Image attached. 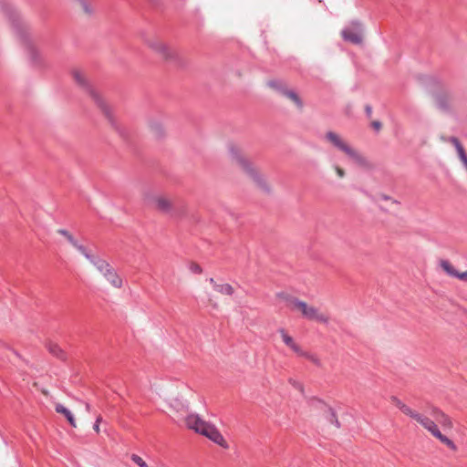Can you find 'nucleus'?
<instances>
[{
	"label": "nucleus",
	"mask_w": 467,
	"mask_h": 467,
	"mask_svg": "<svg viewBox=\"0 0 467 467\" xmlns=\"http://www.w3.org/2000/svg\"><path fill=\"white\" fill-rule=\"evenodd\" d=\"M391 402L399 408L405 415L415 420L421 428L427 431L433 438L447 447L451 451H458V446L452 439L442 433L438 426L440 424L443 430H451L453 428L452 419L440 409L434 408L432 415L435 420L411 409L403 403L397 397H391Z\"/></svg>",
	"instance_id": "obj_1"
},
{
	"label": "nucleus",
	"mask_w": 467,
	"mask_h": 467,
	"mask_svg": "<svg viewBox=\"0 0 467 467\" xmlns=\"http://www.w3.org/2000/svg\"><path fill=\"white\" fill-rule=\"evenodd\" d=\"M228 157L231 163L238 167L259 191L265 193L273 192V184L268 177L253 163L241 146L230 144L228 146Z\"/></svg>",
	"instance_id": "obj_2"
},
{
	"label": "nucleus",
	"mask_w": 467,
	"mask_h": 467,
	"mask_svg": "<svg viewBox=\"0 0 467 467\" xmlns=\"http://www.w3.org/2000/svg\"><path fill=\"white\" fill-rule=\"evenodd\" d=\"M142 202L147 207L161 213L169 214L172 219H180L187 213V205L184 202L150 189L142 192Z\"/></svg>",
	"instance_id": "obj_3"
},
{
	"label": "nucleus",
	"mask_w": 467,
	"mask_h": 467,
	"mask_svg": "<svg viewBox=\"0 0 467 467\" xmlns=\"http://www.w3.org/2000/svg\"><path fill=\"white\" fill-rule=\"evenodd\" d=\"M325 140L334 148L344 153L355 165L360 168L371 167V163L368 159L340 134L334 131H327L325 134Z\"/></svg>",
	"instance_id": "obj_4"
},
{
	"label": "nucleus",
	"mask_w": 467,
	"mask_h": 467,
	"mask_svg": "<svg viewBox=\"0 0 467 467\" xmlns=\"http://www.w3.org/2000/svg\"><path fill=\"white\" fill-rule=\"evenodd\" d=\"M14 27L17 36L25 45L31 62L36 67H43L45 64L44 58L41 52L35 46V38L29 24L20 16H17L14 20Z\"/></svg>",
	"instance_id": "obj_5"
},
{
	"label": "nucleus",
	"mask_w": 467,
	"mask_h": 467,
	"mask_svg": "<svg viewBox=\"0 0 467 467\" xmlns=\"http://www.w3.org/2000/svg\"><path fill=\"white\" fill-rule=\"evenodd\" d=\"M185 424L190 430L205 436L219 446L224 449L228 448L226 441L218 429L214 425L201 419L199 415L191 414L187 416L185 419Z\"/></svg>",
	"instance_id": "obj_6"
},
{
	"label": "nucleus",
	"mask_w": 467,
	"mask_h": 467,
	"mask_svg": "<svg viewBox=\"0 0 467 467\" xmlns=\"http://www.w3.org/2000/svg\"><path fill=\"white\" fill-rule=\"evenodd\" d=\"M71 75L75 82L81 88H85L94 102L98 105V107L102 110L107 118L111 119V109L109 104L105 101L102 95L90 84L86 76V74L78 69L74 68L71 71Z\"/></svg>",
	"instance_id": "obj_7"
},
{
	"label": "nucleus",
	"mask_w": 467,
	"mask_h": 467,
	"mask_svg": "<svg viewBox=\"0 0 467 467\" xmlns=\"http://www.w3.org/2000/svg\"><path fill=\"white\" fill-rule=\"evenodd\" d=\"M291 310L299 312L304 318H306L310 321H315L321 325H328L330 322V317L328 315L320 311L319 308L300 300L299 298L296 300Z\"/></svg>",
	"instance_id": "obj_8"
},
{
	"label": "nucleus",
	"mask_w": 467,
	"mask_h": 467,
	"mask_svg": "<svg viewBox=\"0 0 467 467\" xmlns=\"http://www.w3.org/2000/svg\"><path fill=\"white\" fill-rule=\"evenodd\" d=\"M146 46L165 62H173L178 55L169 44L157 37H150L145 40Z\"/></svg>",
	"instance_id": "obj_9"
},
{
	"label": "nucleus",
	"mask_w": 467,
	"mask_h": 467,
	"mask_svg": "<svg viewBox=\"0 0 467 467\" xmlns=\"http://www.w3.org/2000/svg\"><path fill=\"white\" fill-rule=\"evenodd\" d=\"M209 283L213 287V291L207 293L208 305L214 309H218L221 306V301L216 294L231 296L234 293V288L228 283H217L213 278H210Z\"/></svg>",
	"instance_id": "obj_10"
},
{
	"label": "nucleus",
	"mask_w": 467,
	"mask_h": 467,
	"mask_svg": "<svg viewBox=\"0 0 467 467\" xmlns=\"http://www.w3.org/2000/svg\"><path fill=\"white\" fill-rule=\"evenodd\" d=\"M341 36L344 40L354 45H359L363 42L362 25L359 22H353L350 26L341 31Z\"/></svg>",
	"instance_id": "obj_11"
},
{
	"label": "nucleus",
	"mask_w": 467,
	"mask_h": 467,
	"mask_svg": "<svg viewBox=\"0 0 467 467\" xmlns=\"http://www.w3.org/2000/svg\"><path fill=\"white\" fill-rule=\"evenodd\" d=\"M440 266L448 275L467 282V270L464 272H458L453 265L448 260H441Z\"/></svg>",
	"instance_id": "obj_12"
},
{
	"label": "nucleus",
	"mask_w": 467,
	"mask_h": 467,
	"mask_svg": "<svg viewBox=\"0 0 467 467\" xmlns=\"http://www.w3.org/2000/svg\"><path fill=\"white\" fill-rule=\"evenodd\" d=\"M280 94L289 99L298 110H302L304 108V102L301 97L293 89L287 87H282L280 88Z\"/></svg>",
	"instance_id": "obj_13"
},
{
	"label": "nucleus",
	"mask_w": 467,
	"mask_h": 467,
	"mask_svg": "<svg viewBox=\"0 0 467 467\" xmlns=\"http://www.w3.org/2000/svg\"><path fill=\"white\" fill-rule=\"evenodd\" d=\"M78 11L86 16H90L95 12V5L92 0H72Z\"/></svg>",
	"instance_id": "obj_14"
},
{
	"label": "nucleus",
	"mask_w": 467,
	"mask_h": 467,
	"mask_svg": "<svg viewBox=\"0 0 467 467\" xmlns=\"http://www.w3.org/2000/svg\"><path fill=\"white\" fill-rule=\"evenodd\" d=\"M375 202L382 210L385 211H388L389 207L400 205V202L398 200L385 193L377 194L375 197Z\"/></svg>",
	"instance_id": "obj_15"
},
{
	"label": "nucleus",
	"mask_w": 467,
	"mask_h": 467,
	"mask_svg": "<svg viewBox=\"0 0 467 467\" xmlns=\"http://www.w3.org/2000/svg\"><path fill=\"white\" fill-rule=\"evenodd\" d=\"M448 141L450 143H451L453 145V147L455 148L457 156H458L460 161L462 162V164L463 165L465 171H467V152H466L464 147L462 146V144L461 143L459 139H457L456 137L449 138Z\"/></svg>",
	"instance_id": "obj_16"
},
{
	"label": "nucleus",
	"mask_w": 467,
	"mask_h": 467,
	"mask_svg": "<svg viewBox=\"0 0 467 467\" xmlns=\"http://www.w3.org/2000/svg\"><path fill=\"white\" fill-rule=\"evenodd\" d=\"M102 275L113 287L120 288L122 286V279L111 266H109L108 270Z\"/></svg>",
	"instance_id": "obj_17"
},
{
	"label": "nucleus",
	"mask_w": 467,
	"mask_h": 467,
	"mask_svg": "<svg viewBox=\"0 0 467 467\" xmlns=\"http://www.w3.org/2000/svg\"><path fill=\"white\" fill-rule=\"evenodd\" d=\"M279 333L281 335L283 342L288 348H290L297 355L301 353L302 348L295 341V339L291 336H289L284 329H280Z\"/></svg>",
	"instance_id": "obj_18"
},
{
	"label": "nucleus",
	"mask_w": 467,
	"mask_h": 467,
	"mask_svg": "<svg viewBox=\"0 0 467 467\" xmlns=\"http://www.w3.org/2000/svg\"><path fill=\"white\" fill-rule=\"evenodd\" d=\"M275 299L278 302L285 303V306L291 310L297 297L293 296L292 295L286 292H278L275 295Z\"/></svg>",
	"instance_id": "obj_19"
},
{
	"label": "nucleus",
	"mask_w": 467,
	"mask_h": 467,
	"mask_svg": "<svg viewBox=\"0 0 467 467\" xmlns=\"http://www.w3.org/2000/svg\"><path fill=\"white\" fill-rule=\"evenodd\" d=\"M452 99L447 94H441L436 97L435 105L441 110L449 109L451 107Z\"/></svg>",
	"instance_id": "obj_20"
},
{
	"label": "nucleus",
	"mask_w": 467,
	"mask_h": 467,
	"mask_svg": "<svg viewBox=\"0 0 467 467\" xmlns=\"http://www.w3.org/2000/svg\"><path fill=\"white\" fill-rule=\"evenodd\" d=\"M56 411H57V413L63 414V415L67 418V420H68L69 424H70L72 427H74V428H76V427H77L76 420H75V418H74V416H73L72 412H71L69 410H67V408H65V407H64L63 405H61V404H57V406H56Z\"/></svg>",
	"instance_id": "obj_21"
},
{
	"label": "nucleus",
	"mask_w": 467,
	"mask_h": 467,
	"mask_svg": "<svg viewBox=\"0 0 467 467\" xmlns=\"http://www.w3.org/2000/svg\"><path fill=\"white\" fill-rule=\"evenodd\" d=\"M300 357H304L306 359H308L310 362H312L314 365L317 367H321L322 362L321 359L317 356L316 354L301 350V353L298 354Z\"/></svg>",
	"instance_id": "obj_22"
},
{
	"label": "nucleus",
	"mask_w": 467,
	"mask_h": 467,
	"mask_svg": "<svg viewBox=\"0 0 467 467\" xmlns=\"http://www.w3.org/2000/svg\"><path fill=\"white\" fill-rule=\"evenodd\" d=\"M149 127L150 129V130L157 136V137H161L164 134V127L162 125V123L159 122V121H150V124H149Z\"/></svg>",
	"instance_id": "obj_23"
},
{
	"label": "nucleus",
	"mask_w": 467,
	"mask_h": 467,
	"mask_svg": "<svg viewBox=\"0 0 467 467\" xmlns=\"http://www.w3.org/2000/svg\"><path fill=\"white\" fill-rule=\"evenodd\" d=\"M322 405L325 409V413L327 414V418L328 421L331 424H335L336 426H337L338 421H337L335 411L330 407L327 406L326 404H322Z\"/></svg>",
	"instance_id": "obj_24"
},
{
	"label": "nucleus",
	"mask_w": 467,
	"mask_h": 467,
	"mask_svg": "<svg viewBox=\"0 0 467 467\" xmlns=\"http://www.w3.org/2000/svg\"><path fill=\"white\" fill-rule=\"evenodd\" d=\"M48 350L51 354L59 358H65V353L63 349L57 344L50 343L48 345Z\"/></svg>",
	"instance_id": "obj_25"
},
{
	"label": "nucleus",
	"mask_w": 467,
	"mask_h": 467,
	"mask_svg": "<svg viewBox=\"0 0 467 467\" xmlns=\"http://www.w3.org/2000/svg\"><path fill=\"white\" fill-rule=\"evenodd\" d=\"M57 234L63 235L69 242V244L71 245L75 244V242L77 241V239L68 231H67L65 229H58Z\"/></svg>",
	"instance_id": "obj_26"
},
{
	"label": "nucleus",
	"mask_w": 467,
	"mask_h": 467,
	"mask_svg": "<svg viewBox=\"0 0 467 467\" xmlns=\"http://www.w3.org/2000/svg\"><path fill=\"white\" fill-rule=\"evenodd\" d=\"M94 265H96L97 269L101 274H104L108 270V268L110 266L107 262H105L103 260H99V261L95 262Z\"/></svg>",
	"instance_id": "obj_27"
},
{
	"label": "nucleus",
	"mask_w": 467,
	"mask_h": 467,
	"mask_svg": "<svg viewBox=\"0 0 467 467\" xmlns=\"http://www.w3.org/2000/svg\"><path fill=\"white\" fill-rule=\"evenodd\" d=\"M72 246L75 247L86 258L90 259V255L88 254V249L85 246H83L82 244H79L78 241H76L75 244H72Z\"/></svg>",
	"instance_id": "obj_28"
},
{
	"label": "nucleus",
	"mask_w": 467,
	"mask_h": 467,
	"mask_svg": "<svg viewBox=\"0 0 467 467\" xmlns=\"http://www.w3.org/2000/svg\"><path fill=\"white\" fill-rule=\"evenodd\" d=\"M131 461L140 467H149V465L146 463V462L140 456H139L137 454L131 455Z\"/></svg>",
	"instance_id": "obj_29"
},
{
	"label": "nucleus",
	"mask_w": 467,
	"mask_h": 467,
	"mask_svg": "<svg viewBox=\"0 0 467 467\" xmlns=\"http://www.w3.org/2000/svg\"><path fill=\"white\" fill-rule=\"evenodd\" d=\"M333 169L334 171H336L337 175L338 176V178L342 179L345 177L346 175V172H345V170L343 168H341L340 166L338 165H334L333 166Z\"/></svg>",
	"instance_id": "obj_30"
},
{
	"label": "nucleus",
	"mask_w": 467,
	"mask_h": 467,
	"mask_svg": "<svg viewBox=\"0 0 467 467\" xmlns=\"http://www.w3.org/2000/svg\"><path fill=\"white\" fill-rule=\"evenodd\" d=\"M268 86L272 88L276 89L280 93V88L282 87H285L284 84L277 82V81H271L268 83Z\"/></svg>",
	"instance_id": "obj_31"
},
{
	"label": "nucleus",
	"mask_w": 467,
	"mask_h": 467,
	"mask_svg": "<svg viewBox=\"0 0 467 467\" xmlns=\"http://www.w3.org/2000/svg\"><path fill=\"white\" fill-rule=\"evenodd\" d=\"M102 421V417L100 415H99L97 417V420H96V422L93 426V429L94 431L97 432V433H99L100 431V428H99V423Z\"/></svg>",
	"instance_id": "obj_32"
},
{
	"label": "nucleus",
	"mask_w": 467,
	"mask_h": 467,
	"mask_svg": "<svg viewBox=\"0 0 467 467\" xmlns=\"http://www.w3.org/2000/svg\"><path fill=\"white\" fill-rule=\"evenodd\" d=\"M190 269L196 273V274H201L202 273V267L198 265V264H195V263H192L190 266Z\"/></svg>",
	"instance_id": "obj_33"
},
{
	"label": "nucleus",
	"mask_w": 467,
	"mask_h": 467,
	"mask_svg": "<svg viewBox=\"0 0 467 467\" xmlns=\"http://www.w3.org/2000/svg\"><path fill=\"white\" fill-rule=\"evenodd\" d=\"M372 126H373V128H375L376 130H379V129L381 128V123H380V122H379V121H374V122L372 123Z\"/></svg>",
	"instance_id": "obj_34"
},
{
	"label": "nucleus",
	"mask_w": 467,
	"mask_h": 467,
	"mask_svg": "<svg viewBox=\"0 0 467 467\" xmlns=\"http://www.w3.org/2000/svg\"><path fill=\"white\" fill-rule=\"evenodd\" d=\"M365 110L368 116H371L372 114V108L368 105L366 106Z\"/></svg>",
	"instance_id": "obj_35"
},
{
	"label": "nucleus",
	"mask_w": 467,
	"mask_h": 467,
	"mask_svg": "<svg viewBox=\"0 0 467 467\" xmlns=\"http://www.w3.org/2000/svg\"><path fill=\"white\" fill-rule=\"evenodd\" d=\"M86 409H87V410H88V411H89V410H90V406H89V404H88V403H87V404H86Z\"/></svg>",
	"instance_id": "obj_36"
}]
</instances>
